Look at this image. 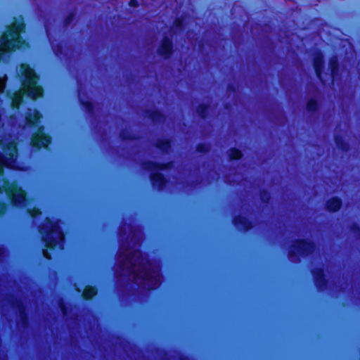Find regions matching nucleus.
Listing matches in <instances>:
<instances>
[{
    "label": "nucleus",
    "mask_w": 360,
    "mask_h": 360,
    "mask_svg": "<svg viewBox=\"0 0 360 360\" xmlns=\"http://www.w3.org/2000/svg\"><path fill=\"white\" fill-rule=\"evenodd\" d=\"M334 142L337 148L343 153L350 150V145L341 134L334 136Z\"/></svg>",
    "instance_id": "412c9836"
},
{
    "label": "nucleus",
    "mask_w": 360,
    "mask_h": 360,
    "mask_svg": "<svg viewBox=\"0 0 360 360\" xmlns=\"http://www.w3.org/2000/svg\"><path fill=\"white\" fill-rule=\"evenodd\" d=\"M148 179L152 188L158 192L165 191L169 186L168 176L160 171H149Z\"/></svg>",
    "instance_id": "0eeeda50"
},
{
    "label": "nucleus",
    "mask_w": 360,
    "mask_h": 360,
    "mask_svg": "<svg viewBox=\"0 0 360 360\" xmlns=\"http://www.w3.org/2000/svg\"><path fill=\"white\" fill-rule=\"evenodd\" d=\"M314 285L316 290L323 292L328 288L329 280L323 267L314 268L311 270Z\"/></svg>",
    "instance_id": "1a4fd4ad"
},
{
    "label": "nucleus",
    "mask_w": 360,
    "mask_h": 360,
    "mask_svg": "<svg viewBox=\"0 0 360 360\" xmlns=\"http://www.w3.org/2000/svg\"><path fill=\"white\" fill-rule=\"evenodd\" d=\"M21 73L20 94H15L12 98L11 105L13 108H18L22 103V96L36 101L43 96L44 89L39 84V75L36 70L27 63H22L20 65Z\"/></svg>",
    "instance_id": "f257e3e1"
},
{
    "label": "nucleus",
    "mask_w": 360,
    "mask_h": 360,
    "mask_svg": "<svg viewBox=\"0 0 360 360\" xmlns=\"http://www.w3.org/2000/svg\"><path fill=\"white\" fill-rule=\"evenodd\" d=\"M226 89L228 92L233 94H235L238 91V87L232 83H230L227 85Z\"/></svg>",
    "instance_id": "f704fd0d"
},
{
    "label": "nucleus",
    "mask_w": 360,
    "mask_h": 360,
    "mask_svg": "<svg viewBox=\"0 0 360 360\" xmlns=\"http://www.w3.org/2000/svg\"><path fill=\"white\" fill-rule=\"evenodd\" d=\"M186 22L184 16L176 17L172 22V30L176 34L184 31Z\"/></svg>",
    "instance_id": "4be33fe9"
},
{
    "label": "nucleus",
    "mask_w": 360,
    "mask_h": 360,
    "mask_svg": "<svg viewBox=\"0 0 360 360\" xmlns=\"http://www.w3.org/2000/svg\"><path fill=\"white\" fill-rule=\"evenodd\" d=\"M316 249V243L308 238L295 239L288 250V257L292 259L305 258L311 255Z\"/></svg>",
    "instance_id": "39448f33"
},
{
    "label": "nucleus",
    "mask_w": 360,
    "mask_h": 360,
    "mask_svg": "<svg viewBox=\"0 0 360 360\" xmlns=\"http://www.w3.org/2000/svg\"><path fill=\"white\" fill-rule=\"evenodd\" d=\"M224 108L226 110H231L232 108V105L231 104V103L227 102V103H224Z\"/></svg>",
    "instance_id": "4c0bfd02"
},
{
    "label": "nucleus",
    "mask_w": 360,
    "mask_h": 360,
    "mask_svg": "<svg viewBox=\"0 0 360 360\" xmlns=\"http://www.w3.org/2000/svg\"><path fill=\"white\" fill-rule=\"evenodd\" d=\"M306 110L309 113H316L319 110V103L315 98H309L306 102Z\"/></svg>",
    "instance_id": "393cba45"
},
{
    "label": "nucleus",
    "mask_w": 360,
    "mask_h": 360,
    "mask_svg": "<svg viewBox=\"0 0 360 360\" xmlns=\"http://www.w3.org/2000/svg\"><path fill=\"white\" fill-rule=\"evenodd\" d=\"M343 205L342 199L339 196H332L325 202V208L330 213L339 212Z\"/></svg>",
    "instance_id": "dca6fc26"
},
{
    "label": "nucleus",
    "mask_w": 360,
    "mask_h": 360,
    "mask_svg": "<svg viewBox=\"0 0 360 360\" xmlns=\"http://www.w3.org/2000/svg\"><path fill=\"white\" fill-rule=\"evenodd\" d=\"M259 198L262 204L267 205L271 200V193L266 188H261L259 190Z\"/></svg>",
    "instance_id": "cd10ccee"
},
{
    "label": "nucleus",
    "mask_w": 360,
    "mask_h": 360,
    "mask_svg": "<svg viewBox=\"0 0 360 360\" xmlns=\"http://www.w3.org/2000/svg\"><path fill=\"white\" fill-rule=\"evenodd\" d=\"M10 303L13 309H18L22 326L24 328H27L30 326V316L25 304L21 299L14 295L11 297Z\"/></svg>",
    "instance_id": "9d476101"
},
{
    "label": "nucleus",
    "mask_w": 360,
    "mask_h": 360,
    "mask_svg": "<svg viewBox=\"0 0 360 360\" xmlns=\"http://www.w3.org/2000/svg\"><path fill=\"white\" fill-rule=\"evenodd\" d=\"M156 51L158 55L162 59H170L175 52V46L172 38L167 35L163 36L160 41Z\"/></svg>",
    "instance_id": "6e6552de"
},
{
    "label": "nucleus",
    "mask_w": 360,
    "mask_h": 360,
    "mask_svg": "<svg viewBox=\"0 0 360 360\" xmlns=\"http://www.w3.org/2000/svg\"><path fill=\"white\" fill-rule=\"evenodd\" d=\"M128 5L130 7L136 8L139 6V2L138 0H129L128 2Z\"/></svg>",
    "instance_id": "c9c22d12"
},
{
    "label": "nucleus",
    "mask_w": 360,
    "mask_h": 360,
    "mask_svg": "<svg viewBox=\"0 0 360 360\" xmlns=\"http://www.w3.org/2000/svg\"><path fill=\"white\" fill-rule=\"evenodd\" d=\"M59 309L63 314V316H67L70 312L69 304L68 302L65 301L63 299H60L58 302Z\"/></svg>",
    "instance_id": "7c9ffc66"
},
{
    "label": "nucleus",
    "mask_w": 360,
    "mask_h": 360,
    "mask_svg": "<svg viewBox=\"0 0 360 360\" xmlns=\"http://www.w3.org/2000/svg\"><path fill=\"white\" fill-rule=\"evenodd\" d=\"M145 115L154 124H161L166 119L165 115L158 110H146Z\"/></svg>",
    "instance_id": "a211bd4d"
},
{
    "label": "nucleus",
    "mask_w": 360,
    "mask_h": 360,
    "mask_svg": "<svg viewBox=\"0 0 360 360\" xmlns=\"http://www.w3.org/2000/svg\"><path fill=\"white\" fill-rule=\"evenodd\" d=\"M3 185H0V194H6L12 207L20 209L29 202L27 192L15 181L11 182L7 178L3 179Z\"/></svg>",
    "instance_id": "20e7f679"
},
{
    "label": "nucleus",
    "mask_w": 360,
    "mask_h": 360,
    "mask_svg": "<svg viewBox=\"0 0 360 360\" xmlns=\"http://www.w3.org/2000/svg\"><path fill=\"white\" fill-rule=\"evenodd\" d=\"M180 359L181 360H192V359L190 356H188L187 355H184V354L181 355Z\"/></svg>",
    "instance_id": "58836bf2"
},
{
    "label": "nucleus",
    "mask_w": 360,
    "mask_h": 360,
    "mask_svg": "<svg viewBox=\"0 0 360 360\" xmlns=\"http://www.w3.org/2000/svg\"><path fill=\"white\" fill-rule=\"evenodd\" d=\"M232 223L237 230L243 232H248L255 226L253 220L242 214L235 215L232 219Z\"/></svg>",
    "instance_id": "f8f14e48"
},
{
    "label": "nucleus",
    "mask_w": 360,
    "mask_h": 360,
    "mask_svg": "<svg viewBox=\"0 0 360 360\" xmlns=\"http://www.w3.org/2000/svg\"><path fill=\"white\" fill-rule=\"evenodd\" d=\"M155 146L162 154H169L172 150V140L169 138L159 139L157 140Z\"/></svg>",
    "instance_id": "aec40b11"
},
{
    "label": "nucleus",
    "mask_w": 360,
    "mask_h": 360,
    "mask_svg": "<svg viewBox=\"0 0 360 360\" xmlns=\"http://www.w3.org/2000/svg\"><path fill=\"white\" fill-rule=\"evenodd\" d=\"M136 252H139L141 255L142 254L141 252L139 250H134L131 252H129L127 256H126V259H131L132 257H134V256L135 255V254Z\"/></svg>",
    "instance_id": "e433bc0d"
},
{
    "label": "nucleus",
    "mask_w": 360,
    "mask_h": 360,
    "mask_svg": "<svg viewBox=\"0 0 360 360\" xmlns=\"http://www.w3.org/2000/svg\"><path fill=\"white\" fill-rule=\"evenodd\" d=\"M211 106L209 103H201L196 108V112L202 120H206L210 116Z\"/></svg>",
    "instance_id": "5701e85b"
},
{
    "label": "nucleus",
    "mask_w": 360,
    "mask_h": 360,
    "mask_svg": "<svg viewBox=\"0 0 360 360\" xmlns=\"http://www.w3.org/2000/svg\"><path fill=\"white\" fill-rule=\"evenodd\" d=\"M75 15L74 11H70L63 19V25L68 27L75 19Z\"/></svg>",
    "instance_id": "473e14b6"
},
{
    "label": "nucleus",
    "mask_w": 360,
    "mask_h": 360,
    "mask_svg": "<svg viewBox=\"0 0 360 360\" xmlns=\"http://www.w3.org/2000/svg\"><path fill=\"white\" fill-rule=\"evenodd\" d=\"M57 51L61 53L63 51V46L61 44H58L56 46Z\"/></svg>",
    "instance_id": "ea45409f"
},
{
    "label": "nucleus",
    "mask_w": 360,
    "mask_h": 360,
    "mask_svg": "<svg viewBox=\"0 0 360 360\" xmlns=\"http://www.w3.org/2000/svg\"><path fill=\"white\" fill-rule=\"evenodd\" d=\"M9 206L5 202H0V217H4L8 211Z\"/></svg>",
    "instance_id": "72a5a7b5"
},
{
    "label": "nucleus",
    "mask_w": 360,
    "mask_h": 360,
    "mask_svg": "<svg viewBox=\"0 0 360 360\" xmlns=\"http://www.w3.org/2000/svg\"><path fill=\"white\" fill-rule=\"evenodd\" d=\"M120 138L124 141H136L138 139V136L135 134L127 129H123L120 131Z\"/></svg>",
    "instance_id": "bb28decb"
},
{
    "label": "nucleus",
    "mask_w": 360,
    "mask_h": 360,
    "mask_svg": "<svg viewBox=\"0 0 360 360\" xmlns=\"http://www.w3.org/2000/svg\"><path fill=\"white\" fill-rule=\"evenodd\" d=\"M312 65L314 73L318 79L322 83H325L323 79V70L325 66V60L323 53L321 50H317L312 59Z\"/></svg>",
    "instance_id": "9b49d317"
},
{
    "label": "nucleus",
    "mask_w": 360,
    "mask_h": 360,
    "mask_svg": "<svg viewBox=\"0 0 360 360\" xmlns=\"http://www.w3.org/2000/svg\"><path fill=\"white\" fill-rule=\"evenodd\" d=\"M350 232L354 234L356 239L360 240V225L356 222H353L349 228Z\"/></svg>",
    "instance_id": "2f4dec72"
},
{
    "label": "nucleus",
    "mask_w": 360,
    "mask_h": 360,
    "mask_svg": "<svg viewBox=\"0 0 360 360\" xmlns=\"http://www.w3.org/2000/svg\"><path fill=\"white\" fill-rule=\"evenodd\" d=\"M163 360H169V359H163Z\"/></svg>",
    "instance_id": "a19ab883"
},
{
    "label": "nucleus",
    "mask_w": 360,
    "mask_h": 360,
    "mask_svg": "<svg viewBox=\"0 0 360 360\" xmlns=\"http://www.w3.org/2000/svg\"><path fill=\"white\" fill-rule=\"evenodd\" d=\"M98 293V288L95 285H86L82 292V298L83 300L89 302L94 300Z\"/></svg>",
    "instance_id": "6ab92c4d"
},
{
    "label": "nucleus",
    "mask_w": 360,
    "mask_h": 360,
    "mask_svg": "<svg viewBox=\"0 0 360 360\" xmlns=\"http://www.w3.org/2000/svg\"><path fill=\"white\" fill-rule=\"evenodd\" d=\"M195 150L199 153L206 154L210 152V146L209 143L205 142L198 143L195 146Z\"/></svg>",
    "instance_id": "c756f323"
},
{
    "label": "nucleus",
    "mask_w": 360,
    "mask_h": 360,
    "mask_svg": "<svg viewBox=\"0 0 360 360\" xmlns=\"http://www.w3.org/2000/svg\"><path fill=\"white\" fill-rule=\"evenodd\" d=\"M26 212L33 221L42 214V210L39 207L27 208Z\"/></svg>",
    "instance_id": "c85d7f7f"
},
{
    "label": "nucleus",
    "mask_w": 360,
    "mask_h": 360,
    "mask_svg": "<svg viewBox=\"0 0 360 360\" xmlns=\"http://www.w3.org/2000/svg\"><path fill=\"white\" fill-rule=\"evenodd\" d=\"M42 114L38 109L29 108L25 113V121L26 125L31 129H37L40 124Z\"/></svg>",
    "instance_id": "2eb2a0df"
},
{
    "label": "nucleus",
    "mask_w": 360,
    "mask_h": 360,
    "mask_svg": "<svg viewBox=\"0 0 360 360\" xmlns=\"http://www.w3.org/2000/svg\"><path fill=\"white\" fill-rule=\"evenodd\" d=\"M26 25L23 20L15 19L6 29L7 33L1 39V48L7 53L20 49L27 44L26 40L21 36L25 32Z\"/></svg>",
    "instance_id": "7ed1b4c3"
},
{
    "label": "nucleus",
    "mask_w": 360,
    "mask_h": 360,
    "mask_svg": "<svg viewBox=\"0 0 360 360\" xmlns=\"http://www.w3.org/2000/svg\"><path fill=\"white\" fill-rule=\"evenodd\" d=\"M59 221L46 217V224H41L39 226L38 231L45 248L42 250V255L47 260L52 259L51 252L62 250L64 248L65 233L60 227Z\"/></svg>",
    "instance_id": "f03ea898"
},
{
    "label": "nucleus",
    "mask_w": 360,
    "mask_h": 360,
    "mask_svg": "<svg viewBox=\"0 0 360 360\" xmlns=\"http://www.w3.org/2000/svg\"><path fill=\"white\" fill-rule=\"evenodd\" d=\"M143 275L141 279L144 281L150 283L148 287V290H153L156 288V284L158 281L157 276H153L152 274L155 273V270L153 268H147L142 269Z\"/></svg>",
    "instance_id": "f3484780"
},
{
    "label": "nucleus",
    "mask_w": 360,
    "mask_h": 360,
    "mask_svg": "<svg viewBox=\"0 0 360 360\" xmlns=\"http://www.w3.org/2000/svg\"><path fill=\"white\" fill-rule=\"evenodd\" d=\"M328 70L330 72V79L333 83L340 78V63L337 54H333L329 58Z\"/></svg>",
    "instance_id": "4468645a"
},
{
    "label": "nucleus",
    "mask_w": 360,
    "mask_h": 360,
    "mask_svg": "<svg viewBox=\"0 0 360 360\" xmlns=\"http://www.w3.org/2000/svg\"><path fill=\"white\" fill-rule=\"evenodd\" d=\"M142 167L146 171L155 170L162 172L172 169L174 167V162L172 160L167 162L147 160L143 162Z\"/></svg>",
    "instance_id": "ddd939ff"
},
{
    "label": "nucleus",
    "mask_w": 360,
    "mask_h": 360,
    "mask_svg": "<svg viewBox=\"0 0 360 360\" xmlns=\"http://www.w3.org/2000/svg\"><path fill=\"white\" fill-rule=\"evenodd\" d=\"M79 103L89 115H93L95 114V105L93 101L79 98Z\"/></svg>",
    "instance_id": "a878e982"
},
{
    "label": "nucleus",
    "mask_w": 360,
    "mask_h": 360,
    "mask_svg": "<svg viewBox=\"0 0 360 360\" xmlns=\"http://www.w3.org/2000/svg\"><path fill=\"white\" fill-rule=\"evenodd\" d=\"M228 158L230 161H238L240 160L243 156V152L240 148L236 147H231L228 151Z\"/></svg>",
    "instance_id": "b1692460"
},
{
    "label": "nucleus",
    "mask_w": 360,
    "mask_h": 360,
    "mask_svg": "<svg viewBox=\"0 0 360 360\" xmlns=\"http://www.w3.org/2000/svg\"><path fill=\"white\" fill-rule=\"evenodd\" d=\"M52 143L53 137L43 124L39 125L31 134L30 145L35 151L49 150Z\"/></svg>",
    "instance_id": "423d86ee"
},
{
    "label": "nucleus",
    "mask_w": 360,
    "mask_h": 360,
    "mask_svg": "<svg viewBox=\"0 0 360 360\" xmlns=\"http://www.w3.org/2000/svg\"><path fill=\"white\" fill-rule=\"evenodd\" d=\"M1 56V53L0 52V56Z\"/></svg>",
    "instance_id": "79ce46f5"
}]
</instances>
